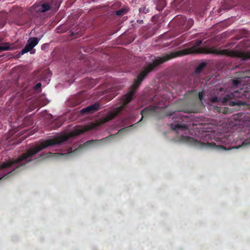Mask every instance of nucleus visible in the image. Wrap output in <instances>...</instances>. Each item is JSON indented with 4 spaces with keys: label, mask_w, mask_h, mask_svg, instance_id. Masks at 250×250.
<instances>
[{
    "label": "nucleus",
    "mask_w": 250,
    "mask_h": 250,
    "mask_svg": "<svg viewBox=\"0 0 250 250\" xmlns=\"http://www.w3.org/2000/svg\"><path fill=\"white\" fill-rule=\"evenodd\" d=\"M202 41H198L194 45L190 48L171 53L163 58H160L154 61L152 64L149 65L138 76L137 80L135 81L131 88V91L123 96V99L120 101V105L117 106L115 109H122L125 107V104H128L131 100L136 89L143 81L147 73L151 71L159 64L163 63L171 58L193 53H204L207 54H213L217 55H227L231 57H235L241 58L242 60L250 59V52H239L228 49H219L215 47L206 48L198 47V46L202 43Z\"/></svg>",
    "instance_id": "nucleus-1"
},
{
    "label": "nucleus",
    "mask_w": 250,
    "mask_h": 250,
    "mask_svg": "<svg viewBox=\"0 0 250 250\" xmlns=\"http://www.w3.org/2000/svg\"><path fill=\"white\" fill-rule=\"evenodd\" d=\"M233 98H241L242 99H250V84H247L243 85L240 91H235L233 93L228 95L227 97L224 98H218L217 97H211L209 104L221 103L224 104H229L231 106L235 105H244L247 104L246 102L242 101H229V100Z\"/></svg>",
    "instance_id": "nucleus-2"
},
{
    "label": "nucleus",
    "mask_w": 250,
    "mask_h": 250,
    "mask_svg": "<svg viewBox=\"0 0 250 250\" xmlns=\"http://www.w3.org/2000/svg\"><path fill=\"white\" fill-rule=\"evenodd\" d=\"M38 42L39 40L37 38H29L24 48L18 54V57H19L21 55L31 50L38 44Z\"/></svg>",
    "instance_id": "nucleus-3"
},
{
    "label": "nucleus",
    "mask_w": 250,
    "mask_h": 250,
    "mask_svg": "<svg viewBox=\"0 0 250 250\" xmlns=\"http://www.w3.org/2000/svg\"><path fill=\"white\" fill-rule=\"evenodd\" d=\"M50 5L47 3L42 4H36L34 6L35 10L36 12H45L50 8Z\"/></svg>",
    "instance_id": "nucleus-4"
},
{
    "label": "nucleus",
    "mask_w": 250,
    "mask_h": 250,
    "mask_svg": "<svg viewBox=\"0 0 250 250\" xmlns=\"http://www.w3.org/2000/svg\"><path fill=\"white\" fill-rule=\"evenodd\" d=\"M103 108V107L99 103H96L91 105H89L83 109H98L99 108Z\"/></svg>",
    "instance_id": "nucleus-5"
},
{
    "label": "nucleus",
    "mask_w": 250,
    "mask_h": 250,
    "mask_svg": "<svg viewBox=\"0 0 250 250\" xmlns=\"http://www.w3.org/2000/svg\"><path fill=\"white\" fill-rule=\"evenodd\" d=\"M129 9L127 7H124L119 10L115 11V13L117 16H123L129 11Z\"/></svg>",
    "instance_id": "nucleus-6"
},
{
    "label": "nucleus",
    "mask_w": 250,
    "mask_h": 250,
    "mask_svg": "<svg viewBox=\"0 0 250 250\" xmlns=\"http://www.w3.org/2000/svg\"><path fill=\"white\" fill-rule=\"evenodd\" d=\"M165 107H167V106L164 103L161 102L155 104V105L150 109H161Z\"/></svg>",
    "instance_id": "nucleus-7"
},
{
    "label": "nucleus",
    "mask_w": 250,
    "mask_h": 250,
    "mask_svg": "<svg viewBox=\"0 0 250 250\" xmlns=\"http://www.w3.org/2000/svg\"><path fill=\"white\" fill-rule=\"evenodd\" d=\"M206 63H202L199 65V66L196 68L195 70L196 73H199L200 72L202 69L204 68V67L205 66Z\"/></svg>",
    "instance_id": "nucleus-8"
},
{
    "label": "nucleus",
    "mask_w": 250,
    "mask_h": 250,
    "mask_svg": "<svg viewBox=\"0 0 250 250\" xmlns=\"http://www.w3.org/2000/svg\"><path fill=\"white\" fill-rule=\"evenodd\" d=\"M139 12L140 13H143V14H146L147 13L149 12L148 8H146V6H143L140 8L139 9Z\"/></svg>",
    "instance_id": "nucleus-9"
},
{
    "label": "nucleus",
    "mask_w": 250,
    "mask_h": 250,
    "mask_svg": "<svg viewBox=\"0 0 250 250\" xmlns=\"http://www.w3.org/2000/svg\"><path fill=\"white\" fill-rule=\"evenodd\" d=\"M241 79L238 78L233 80V84L234 86H237L239 84H241Z\"/></svg>",
    "instance_id": "nucleus-10"
},
{
    "label": "nucleus",
    "mask_w": 250,
    "mask_h": 250,
    "mask_svg": "<svg viewBox=\"0 0 250 250\" xmlns=\"http://www.w3.org/2000/svg\"><path fill=\"white\" fill-rule=\"evenodd\" d=\"M205 96V92L204 91H202L199 93V98L200 100L202 102L203 100V97Z\"/></svg>",
    "instance_id": "nucleus-11"
},
{
    "label": "nucleus",
    "mask_w": 250,
    "mask_h": 250,
    "mask_svg": "<svg viewBox=\"0 0 250 250\" xmlns=\"http://www.w3.org/2000/svg\"><path fill=\"white\" fill-rule=\"evenodd\" d=\"M41 86V83H38L35 85V88L38 89L39 88H40Z\"/></svg>",
    "instance_id": "nucleus-12"
},
{
    "label": "nucleus",
    "mask_w": 250,
    "mask_h": 250,
    "mask_svg": "<svg viewBox=\"0 0 250 250\" xmlns=\"http://www.w3.org/2000/svg\"><path fill=\"white\" fill-rule=\"evenodd\" d=\"M78 103H75L74 104H72V106H73L75 104H78Z\"/></svg>",
    "instance_id": "nucleus-13"
},
{
    "label": "nucleus",
    "mask_w": 250,
    "mask_h": 250,
    "mask_svg": "<svg viewBox=\"0 0 250 250\" xmlns=\"http://www.w3.org/2000/svg\"><path fill=\"white\" fill-rule=\"evenodd\" d=\"M139 22L140 23H142V22H143V21H139Z\"/></svg>",
    "instance_id": "nucleus-14"
}]
</instances>
